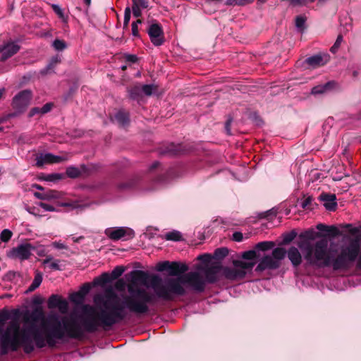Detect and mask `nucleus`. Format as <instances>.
Returning <instances> with one entry per match:
<instances>
[{
  "label": "nucleus",
  "mask_w": 361,
  "mask_h": 361,
  "mask_svg": "<svg viewBox=\"0 0 361 361\" xmlns=\"http://www.w3.org/2000/svg\"><path fill=\"white\" fill-rule=\"evenodd\" d=\"M32 92L25 90L17 94L12 100V106L18 113H23L30 104Z\"/></svg>",
  "instance_id": "6"
},
{
  "label": "nucleus",
  "mask_w": 361,
  "mask_h": 361,
  "mask_svg": "<svg viewBox=\"0 0 361 361\" xmlns=\"http://www.w3.org/2000/svg\"><path fill=\"white\" fill-rule=\"evenodd\" d=\"M45 197H47L45 200H49L52 199H55L57 197L56 191H49L45 193Z\"/></svg>",
  "instance_id": "48"
},
{
  "label": "nucleus",
  "mask_w": 361,
  "mask_h": 361,
  "mask_svg": "<svg viewBox=\"0 0 361 361\" xmlns=\"http://www.w3.org/2000/svg\"><path fill=\"white\" fill-rule=\"evenodd\" d=\"M305 18L302 16H298L295 19V26L300 30H303L305 27Z\"/></svg>",
  "instance_id": "34"
},
{
  "label": "nucleus",
  "mask_w": 361,
  "mask_h": 361,
  "mask_svg": "<svg viewBox=\"0 0 361 361\" xmlns=\"http://www.w3.org/2000/svg\"><path fill=\"white\" fill-rule=\"evenodd\" d=\"M61 207H69L71 209H82L86 205H82L78 201H70L61 202L59 204Z\"/></svg>",
  "instance_id": "22"
},
{
  "label": "nucleus",
  "mask_w": 361,
  "mask_h": 361,
  "mask_svg": "<svg viewBox=\"0 0 361 361\" xmlns=\"http://www.w3.org/2000/svg\"><path fill=\"white\" fill-rule=\"evenodd\" d=\"M130 187H132V183L130 182H126L119 185V188L121 189L129 188Z\"/></svg>",
  "instance_id": "57"
},
{
  "label": "nucleus",
  "mask_w": 361,
  "mask_h": 361,
  "mask_svg": "<svg viewBox=\"0 0 361 361\" xmlns=\"http://www.w3.org/2000/svg\"><path fill=\"white\" fill-rule=\"evenodd\" d=\"M212 259L213 256L210 254L200 255L197 257V259L204 263L205 264H209Z\"/></svg>",
  "instance_id": "35"
},
{
  "label": "nucleus",
  "mask_w": 361,
  "mask_h": 361,
  "mask_svg": "<svg viewBox=\"0 0 361 361\" xmlns=\"http://www.w3.org/2000/svg\"><path fill=\"white\" fill-rule=\"evenodd\" d=\"M158 238H161L162 240L164 239L163 236H158ZM164 239L166 240L178 241L180 239V234L177 231H173L166 233Z\"/></svg>",
  "instance_id": "23"
},
{
  "label": "nucleus",
  "mask_w": 361,
  "mask_h": 361,
  "mask_svg": "<svg viewBox=\"0 0 361 361\" xmlns=\"http://www.w3.org/2000/svg\"><path fill=\"white\" fill-rule=\"evenodd\" d=\"M319 200L324 202V207L329 211H334L337 207L336 197L334 194L322 193Z\"/></svg>",
  "instance_id": "11"
},
{
  "label": "nucleus",
  "mask_w": 361,
  "mask_h": 361,
  "mask_svg": "<svg viewBox=\"0 0 361 361\" xmlns=\"http://www.w3.org/2000/svg\"><path fill=\"white\" fill-rule=\"evenodd\" d=\"M20 114V113H18V111H16V112H13V113L8 114L5 118H6V120H7L9 118L16 117V116H17Z\"/></svg>",
  "instance_id": "60"
},
{
  "label": "nucleus",
  "mask_w": 361,
  "mask_h": 361,
  "mask_svg": "<svg viewBox=\"0 0 361 361\" xmlns=\"http://www.w3.org/2000/svg\"><path fill=\"white\" fill-rule=\"evenodd\" d=\"M233 240L236 242H240L243 240V233L240 232H235L233 234Z\"/></svg>",
  "instance_id": "47"
},
{
  "label": "nucleus",
  "mask_w": 361,
  "mask_h": 361,
  "mask_svg": "<svg viewBox=\"0 0 361 361\" xmlns=\"http://www.w3.org/2000/svg\"><path fill=\"white\" fill-rule=\"evenodd\" d=\"M61 59L59 56L53 57L50 61V63L47 65L45 69L42 71V73H47L49 70L54 68L58 63H59Z\"/></svg>",
  "instance_id": "25"
},
{
  "label": "nucleus",
  "mask_w": 361,
  "mask_h": 361,
  "mask_svg": "<svg viewBox=\"0 0 361 361\" xmlns=\"http://www.w3.org/2000/svg\"><path fill=\"white\" fill-rule=\"evenodd\" d=\"M295 236V233H289V234H287V235L285 236V238H284V239H283V241H284L285 243H290V242H291V241L294 239Z\"/></svg>",
  "instance_id": "52"
},
{
  "label": "nucleus",
  "mask_w": 361,
  "mask_h": 361,
  "mask_svg": "<svg viewBox=\"0 0 361 361\" xmlns=\"http://www.w3.org/2000/svg\"><path fill=\"white\" fill-rule=\"evenodd\" d=\"M129 96L131 99L138 100L142 96L140 85H137L133 86L128 90Z\"/></svg>",
  "instance_id": "16"
},
{
  "label": "nucleus",
  "mask_w": 361,
  "mask_h": 361,
  "mask_svg": "<svg viewBox=\"0 0 361 361\" xmlns=\"http://www.w3.org/2000/svg\"><path fill=\"white\" fill-rule=\"evenodd\" d=\"M104 233L113 240L120 239L126 240L134 236V231L128 227L109 228L105 230Z\"/></svg>",
  "instance_id": "7"
},
{
  "label": "nucleus",
  "mask_w": 361,
  "mask_h": 361,
  "mask_svg": "<svg viewBox=\"0 0 361 361\" xmlns=\"http://www.w3.org/2000/svg\"><path fill=\"white\" fill-rule=\"evenodd\" d=\"M329 61V55L327 54H319L308 57L305 61L313 68L325 65Z\"/></svg>",
  "instance_id": "10"
},
{
  "label": "nucleus",
  "mask_w": 361,
  "mask_h": 361,
  "mask_svg": "<svg viewBox=\"0 0 361 361\" xmlns=\"http://www.w3.org/2000/svg\"><path fill=\"white\" fill-rule=\"evenodd\" d=\"M255 262L233 260V267H221L219 263H212L199 267L206 283H214L219 281L221 276L230 281L243 279L247 271L255 266Z\"/></svg>",
  "instance_id": "2"
},
{
  "label": "nucleus",
  "mask_w": 361,
  "mask_h": 361,
  "mask_svg": "<svg viewBox=\"0 0 361 361\" xmlns=\"http://www.w3.org/2000/svg\"><path fill=\"white\" fill-rule=\"evenodd\" d=\"M82 238H83V237H82V236H80V237H78V238H75V237H73V242H75V243H79V242L80 241V240H82Z\"/></svg>",
  "instance_id": "61"
},
{
  "label": "nucleus",
  "mask_w": 361,
  "mask_h": 361,
  "mask_svg": "<svg viewBox=\"0 0 361 361\" xmlns=\"http://www.w3.org/2000/svg\"><path fill=\"white\" fill-rule=\"evenodd\" d=\"M317 228L320 230V231H329L330 230L329 229V227L324 224H319L317 225Z\"/></svg>",
  "instance_id": "55"
},
{
  "label": "nucleus",
  "mask_w": 361,
  "mask_h": 361,
  "mask_svg": "<svg viewBox=\"0 0 361 361\" xmlns=\"http://www.w3.org/2000/svg\"><path fill=\"white\" fill-rule=\"evenodd\" d=\"M20 49V47L15 42H8L2 46H0V54L1 61L7 60L16 54Z\"/></svg>",
  "instance_id": "9"
},
{
  "label": "nucleus",
  "mask_w": 361,
  "mask_h": 361,
  "mask_svg": "<svg viewBox=\"0 0 361 361\" xmlns=\"http://www.w3.org/2000/svg\"><path fill=\"white\" fill-rule=\"evenodd\" d=\"M61 298L56 295H52L48 301V305L49 308L56 307L58 303L61 301Z\"/></svg>",
  "instance_id": "31"
},
{
  "label": "nucleus",
  "mask_w": 361,
  "mask_h": 361,
  "mask_svg": "<svg viewBox=\"0 0 361 361\" xmlns=\"http://www.w3.org/2000/svg\"><path fill=\"white\" fill-rule=\"evenodd\" d=\"M188 269L187 264L182 263V285H187L196 292H203L207 283L200 268L195 271L184 274Z\"/></svg>",
  "instance_id": "4"
},
{
  "label": "nucleus",
  "mask_w": 361,
  "mask_h": 361,
  "mask_svg": "<svg viewBox=\"0 0 361 361\" xmlns=\"http://www.w3.org/2000/svg\"><path fill=\"white\" fill-rule=\"evenodd\" d=\"M34 195H35V197H36L39 200H45V199L47 198L45 197V193H40V192H36L34 193Z\"/></svg>",
  "instance_id": "56"
},
{
  "label": "nucleus",
  "mask_w": 361,
  "mask_h": 361,
  "mask_svg": "<svg viewBox=\"0 0 361 361\" xmlns=\"http://www.w3.org/2000/svg\"><path fill=\"white\" fill-rule=\"evenodd\" d=\"M342 42H343V37H342V35H339L337 37V39H336L334 44L331 47V48L330 49L332 53H336L337 51V50L338 49Z\"/></svg>",
  "instance_id": "38"
},
{
  "label": "nucleus",
  "mask_w": 361,
  "mask_h": 361,
  "mask_svg": "<svg viewBox=\"0 0 361 361\" xmlns=\"http://www.w3.org/2000/svg\"><path fill=\"white\" fill-rule=\"evenodd\" d=\"M231 122V120L228 121L226 123V126H225V128H226V133H227V134H228V135H231V128H230Z\"/></svg>",
  "instance_id": "59"
},
{
  "label": "nucleus",
  "mask_w": 361,
  "mask_h": 361,
  "mask_svg": "<svg viewBox=\"0 0 361 361\" xmlns=\"http://www.w3.org/2000/svg\"><path fill=\"white\" fill-rule=\"evenodd\" d=\"M56 307L59 308V310L62 314H65L68 312V305L66 300H61V301L58 303Z\"/></svg>",
  "instance_id": "30"
},
{
  "label": "nucleus",
  "mask_w": 361,
  "mask_h": 361,
  "mask_svg": "<svg viewBox=\"0 0 361 361\" xmlns=\"http://www.w3.org/2000/svg\"><path fill=\"white\" fill-rule=\"evenodd\" d=\"M312 202L311 197H307L305 200H303V202L301 204V206L302 208H306Z\"/></svg>",
  "instance_id": "54"
},
{
  "label": "nucleus",
  "mask_w": 361,
  "mask_h": 361,
  "mask_svg": "<svg viewBox=\"0 0 361 361\" xmlns=\"http://www.w3.org/2000/svg\"><path fill=\"white\" fill-rule=\"evenodd\" d=\"M133 7L145 8L148 6V3L146 0H132Z\"/></svg>",
  "instance_id": "36"
},
{
  "label": "nucleus",
  "mask_w": 361,
  "mask_h": 361,
  "mask_svg": "<svg viewBox=\"0 0 361 361\" xmlns=\"http://www.w3.org/2000/svg\"><path fill=\"white\" fill-rule=\"evenodd\" d=\"M51 7L54 10V11L60 17H63V10L61 8V7L57 4H52Z\"/></svg>",
  "instance_id": "44"
},
{
  "label": "nucleus",
  "mask_w": 361,
  "mask_h": 361,
  "mask_svg": "<svg viewBox=\"0 0 361 361\" xmlns=\"http://www.w3.org/2000/svg\"><path fill=\"white\" fill-rule=\"evenodd\" d=\"M286 251L283 247H276L273 250L271 255H266L263 256L255 271L258 272L263 271L267 269H276L281 265V260L285 257Z\"/></svg>",
  "instance_id": "3"
},
{
  "label": "nucleus",
  "mask_w": 361,
  "mask_h": 361,
  "mask_svg": "<svg viewBox=\"0 0 361 361\" xmlns=\"http://www.w3.org/2000/svg\"><path fill=\"white\" fill-rule=\"evenodd\" d=\"M288 258L293 267L299 266L302 262V255L298 248L292 246L286 252Z\"/></svg>",
  "instance_id": "12"
},
{
  "label": "nucleus",
  "mask_w": 361,
  "mask_h": 361,
  "mask_svg": "<svg viewBox=\"0 0 361 361\" xmlns=\"http://www.w3.org/2000/svg\"><path fill=\"white\" fill-rule=\"evenodd\" d=\"M54 48L58 51H62L66 47V44L64 41L61 39H55L52 44Z\"/></svg>",
  "instance_id": "29"
},
{
  "label": "nucleus",
  "mask_w": 361,
  "mask_h": 361,
  "mask_svg": "<svg viewBox=\"0 0 361 361\" xmlns=\"http://www.w3.org/2000/svg\"><path fill=\"white\" fill-rule=\"evenodd\" d=\"M68 159L66 156H56L52 154V164L61 163Z\"/></svg>",
  "instance_id": "41"
},
{
  "label": "nucleus",
  "mask_w": 361,
  "mask_h": 361,
  "mask_svg": "<svg viewBox=\"0 0 361 361\" xmlns=\"http://www.w3.org/2000/svg\"><path fill=\"white\" fill-rule=\"evenodd\" d=\"M334 85V83L332 82H328L324 85H319L317 86L314 87L312 89V94H320L326 92L327 90H330Z\"/></svg>",
  "instance_id": "15"
},
{
  "label": "nucleus",
  "mask_w": 361,
  "mask_h": 361,
  "mask_svg": "<svg viewBox=\"0 0 361 361\" xmlns=\"http://www.w3.org/2000/svg\"><path fill=\"white\" fill-rule=\"evenodd\" d=\"M312 1H314V0H291V4L293 6H301Z\"/></svg>",
  "instance_id": "46"
},
{
  "label": "nucleus",
  "mask_w": 361,
  "mask_h": 361,
  "mask_svg": "<svg viewBox=\"0 0 361 361\" xmlns=\"http://www.w3.org/2000/svg\"><path fill=\"white\" fill-rule=\"evenodd\" d=\"M12 235L13 233L9 229H4L0 234V238L3 242H8Z\"/></svg>",
  "instance_id": "28"
},
{
  "label": "nucleus",
  "mask_w": 361,
  "mask_h": 361,
  "mask_svg": "<svg viewBox=\"0 0 361 361\" xmlns=\"http://www.w3.org/2000/svg\"><path fill=\"white\" fill-rule=\"evenodd\" d=\"M126 59L127 61L135 63L136 62L137 58L135 55L128 54L126 56Z\"/></svg>",
  "instance_id": "53"
},
{
  "label": "nucleus",
  "mask_w": 361,
  "mask_h": 361,
  "mask_svg": "<svg viewBox=\"0 0 361 361\" xmlns=\"http://www.w3.org/2000/svg\"><path fill=\"white\" fill-rule=\"evenodd\" d=\"M275 244L272 241H263L258 243L255 248L260 251H267L272 249L274 247Z\"/></svg>",
  "instance_id": "20"
},
{
  "label": "nucleus",
  "mask_w": 361,
  "mask_h": 361,
  "mask_svg": "<svg viewBox=\"0 0 361 361\" xmlns=\"http://www.w3.org/2000/svg\"><path fill=\"white\" fill-rule=\"evenodd\" d=\"M42 281V275L39 272H36L35 278L32 283L28 288V291L32 292L37 288Z\"/></svg>",
  "instance_id": "19"
},
{
  "label": "nucleus",
  "mask_w": 361,
  "mask_h": 361,
  "mask_svg": "<svg viewBox=\"0 0 361 361\" xmlns=\"http://www.w3.org/2000/svg\"><path fill=\"white\" fill-rule=\"evenodd\" d=\"M39 206L40 207H42V209H44L45 211H49V212L56 211L55 208L53 206L48 204L47 203H44V202H39Z\"/></svg>",
  "instance_id": "45"
},
{
  "label": "nucleus",
  "mask_w": 361,
  "mask_h": 361,
  "mask_svg": "<svg viewBox=\"0 0 361 361\" xmlns=\"http://www.w3.org/2000/svg\"><path fill=\"white\" fill-rule=\"evenodd\" d=\"M156 269L160 272L166 271L168 275L161 278L141 270L128 274L130 283L127 288L129 295L125 298L123 305L109 306V302L117 300V295L111 290L107 291L105 297L95 295L94 302L97 305H102L104 308L98 311L90 305H83L78 317L80 324L77 323L73 314L61 317L54 314L45 319L42 312L31 314L32 323L30 324H27L29 319H25V324L22 329L18 322H11L1 336V355H6L9 351L16 352L20 347L28 354L35 346L38 348L46 345L53 348L57 341L64 338H80L85 331L94 333L100 327L109 329L126 318V309L137 317L147 314L149 305L152 303L154 296L145 289L135 288L136 286L152 288L158 298L165 300H172L180 294V262H161L157 264Z\"/></svg>",
  "instance_id": "1"
},
{
  "label": "nucleus",
  "mask_w": 361,
  "mask_h": 361,
  "mask_svg": "<svg viewBox=\"0 0 361 361\" xmlns=\"http://www.w3.org/2000/svg\"><path fill=\"white\" fill-rule=\"evenodd\" d=\"M35 115H40L41 116V111L39 107H33L32 108L29 113H28V117L32 118Z\"/></svg>",
  "instance_id": "42"
},
{
  "label": "nucleus",
  "mask_w": 361,
  "mask_h": 361,
  "mask_svg": "<svg viewBox=\"0 0 361 361\" xmlns=\"http://www.w3.org/2000/svg\"><path fill=\"white\" fill-rule=\"evenodd\" d=\"M52 245L56 249H67L66 245L61 242H54Z\"/></svg>",
  "instance_id": "51"
},
{
  "label": "nucleus",
  "mask_w": 361,
  "mask_h": 361,
  "mask_svg": "<svg viewBox=\"0 0 361 361\" xmlns=\"http://www.w3.org/2000/svg\"><path fill=\"white\" fill-rule=\"evenodd\" d=\"M34 247L31 244L25 243L13 247L7 252L6 256L12 259L24 261L30 258Z\"/></svg>",
  "instance_id": "5"
},
{
  "label": "nucleus",
  "mask_w": 361,
  "mask_h": 361,
  "mask_svg": "<svg viewBox=\"0 0 361 361\" xmlns=\"http://www.w3.org/2000/svg\"><path fill=\"white\" fill-rule=\"evenodd\" d=\"M123 284V282H122L121 281H118V282H117V283H116V288H117L118 289H120V288H121L120 285H121V286H122Z\"/></svg>",
  "instance_id": "64"
},
{
  "label": "nucleus",
  "mask_w": 361,
  "mask_h": 361,
  "mask_svg": "<svg viewBox=\"0 0 361 361\" xmlns=\"http://www.w3.org/2000/svg\"><path fill=\"white\" fill-rule=\"evenodd\" d=\"M141 8H137V7H133L132 6V11H133V16L135 17L138 18V17H140L141 16V14H142Z\"/></svg>",
  "instance_id": "50"
},
{
  "label": "nucleus",
  "mask_w": 361,
  "mask_h": 361,
  "mask_svg": "<svg viewBox=\"0 0 361 361\" xmlns=\"http://www.w3.org/2000/svg\"><path fill=\"white\" fill-rule=\"evenodd\" d=\"M66 175L72 178H78L80 175V171L73 166H70L66 169Z\"/></svg>",
  "instance_id": "26"
},
{
  "label": "nucleus",
  "mask_w": 361,
  "mask_h": 361,
  "mask_svg": "<svg viewBox=\"0 0 361 361\" xmlns=\"http://www.w3.org/2000/svg\"><path fill=\"white\" fill-rule=\"evenodd\" d=\"M242 257L244 259L251 260L257 257L256 250H248L243 253Z\"/></svg>",
  "instance_id": "32"
},
{
  "label": "nucleus",
  "mask_w": 361,
  "mask_h": 361,
  "mask_svg": "<svg viewBox=\"0 0 361 361\" xmlns=\"http://www.w3.org/2000/svg\"><path fill=\"white\" fill-rule=\"evenodd\" d=\"M101 280L102 283H106L109 281V276L107 273H104L102 275Z\"/></svg>",
  "instance_id": "58"
},
{
  "label": "nucleus",
  "mask_w": 361,
  "mask_h": 361,
  "mask_svg": "<svg viewBox=\"0 0 361 361\" xmlns=\"http://www.w3.org/2000/svg\"><path fill=\"white\" fill-rule=\"evenodd\" d=\"M54 107V104L52 102H49L45 104L42 107L40 108L41 116L47 114L51 111L52 108Z\"/></svg>",
  "instance_id": "39"
},
{
  "label": "nucleus",
  "mask_w": 361,
  "mask_h": 361,
  "mask_svg": "<svg viewBox=\"0 0 361 361\" xmlns=\"http://www.w3.org/2000/svg\"><path fill=\"white\" fill-rule=\"evenodd\" d=\"M148 34L151 42L155 46H160L164 42L163 31L157 23L152 24L148 29Z\"/></svg>",
  "instance_id": "8"
},
{
  "label": "nucleus",
  "mask_w": 361,
  "mask_h": 361,
  "mask_svg": "<svg viewBox=\"0 0 361 361\" xmlns=\"http://www.w3.org/2000/svg\"><path fill=\"white\" fill-rule=\"evenodd\" d=\"M114 119L119 125L125 126L129 122V114L124 111H119L115 114Z\"/></svg>",
  "instance_id": "14"
},
{
  "label": "nucleus",
  "mask_w": 361,
  "mask_h": 361,
  "mask_svg": "<svg viewBox=\"0 0 361 361\" xmlns=\"http://www.w3.org/2000/svg\"><path fill=\"white\" fill-rule=\"evenodd\" d=\"M142 94L145 96H151L157 92V86L155 85H140Z\"/></svg>",
  "instance_id": "17"
},
{
  "label": "nucleus",
  "mask_w": 361,
  "mask_h": 361,
  "mask_svg": "<svg viewBox=\"0 0 361 361\" xmlns=\"http://www.w3.org/2000/svg\"><path fill=\"white\" fill-rule=\"evenodd\" d=\"M124 271H125V269L123 267H122V266L116 267L111 273V278L113 279H118L119 276H121L123 274Z\"/></svg>",
  "instance_id": "27"
},
{
  "label": "nucleus",
  "mask_w": 361,
  "mask_h": 361,
  "mask_svg": "<svg viewBox=\"0 0 361 361\" xmlns=\"http://www.w3.org/2000/svg\"><path fill=\"white\" fill-rule=\"evenodd\" d=\"M60 262H61V261L59 259H55V260L52 261V257L50 256L47 257L43 261L44 264H49V268L53 270H61V269Z\"/></svg>",
  "instance_id": "18"
},
{
  "label": "nucleus",
  "mask_w": 361,
  "mask_h": 361,
  "mask_svg": "<svg viewBox=\"0 0 361 361\" xmlns=\"http://www.w3.org/2000/svg\"><path fill=\"white\" fill-rule=\"evenodd\" d=\"M254 0H226V4L228 6H245L251 4Z\"/></svg>",
  "instance_id": "24"
},
{
  "label": "nucleus",
  "mask_w": 361,
  "mask_h": 361,
  "mask_svg": "<svg viewBox=\"0 0 361 361\" xmlns=\"http://www.w3.org/2000/svg\"><path fill=\"white\" fill-rule=\"evenodd\" d=\"M91 288V286L89 283H85L80 288L79 293H80L84 298V296L87 294Z\"/></svg>",
  "instance_id": "43"
},
{
  "label": "nucleus",
  "mask_w": 361,
  "mask_h": 361,
  "mask_svg": "<svg viewBox=\"0 0 361 361\" xmlns=\"http://www.w3.org/2000/svg\"><path fill=\"white\" fill-rule=\"evenodd\" d=\"M52 164V154H40L36 157V165L42 166L44 164Z\"/></svg>",
  "instance_id": "13"
},
{
  "label": "nucleus",
  "mask_w": 361,
  "mask_h": 361,
  "mask_svg": "<svg viewBox=\"0 0 361 361\" xmlns=\"http://www.w3.org/2000/svg\"><path fill=\"white\" fill-rule=\"evenodd\" d=\"M159 165V163L158 161H155L154 163H153L152 164L150 169H154L157 168Z\"/></svg>",
  "instance_id": "62"
},
{
  "label": "nucleus",
  "mask_w": 361,
  "mask_h": 361,
  "mask_svg": "<svg viewBox=\"0 0 361 361\" xmlns=\"http://www.w3.org/2000/svg\"><path fill=\"white\" fill-rule=\"evenodd\" d=\"M71 300L75 303L79 304L83 301V297L79 292L75 293L71 295Z\"/></svg>",
  "instance_id": "37"
},
{
  "label": "nucleus",
  "mask_w": 361,
  "mask_h": 361,
  "mask_svg": "<svg viewBox=\"0 0 361 361\" xmlns=\"http://www.w3.org/2000/svg\"><path fill=\"white\" fill-rule=\"evenodd\" d=\"M142 21L140 20H137L136 21L132 23V34L135 37H137L138 34V25L141 24Z\"/></svg>",
  "instance_id": "40"
},
{
  "label": "nucleus",
  "mask_w": 361,
  "mask_h": 361,
  "mask_svg": "<svg viewBox=\"0 0 361 361\" xmlns=\"http://www.w3.org/2000/svg\"><path fill=\"white\" fill-rule=\"evenodd\" d=\"M228 254V250L226 247H219L215 250L212 256L213 259H222Z\"/></svg>",
  "instance_id": "21"
},
{
  "label": "nucleus",
  "mask_w": 361,
  "mask_h": 361,
  "mask_svg": "<svg viewBox=\"0 0 361 361\" xmlns=\"http://www.w3.org/2000/svg\"><path fill=\"white\" fill-rule=\"evenodd\" d=\"M62 175L61 174H59V173H54V174H51L48 176V178L47 180H59L62 178Z\"/></svg>",
  "instance_id": "49"
},
{
  "label": "nucleus",
  "mask_w": 361,
  "mask_h": 361,
  "mask_svg": "<svg viewBox=\"0 0 361 361\" xmlns=\"http://www.w3.org/2000/svg\"><path fill=\"white\" fill-rule=\"evenodd\" d=\"M32 188H35L36 189L41 190H43V188L41 185H37V184L32 185Z\"/></svg>",
  "instance_id": "63"
},
{
  "label": "nucleus",
  "mask_w": 361,
  "mask_h": 361,
  "mask_svg": "<svg viewBox=\"0 0 361 361\" xmlns=\"http://www.w3.org/2000/svg\"><path fill=\"white\" fill-rule=\"evenodd\" d=\"M131 10L130 7H126L124 11V20H123V27H127L130 19Z\"/></svg>",
  "instance_id": "33"
}]
</instances>
